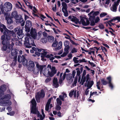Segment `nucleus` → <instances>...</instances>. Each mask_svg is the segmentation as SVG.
Listing matches in <instances>:
<instances>
[{
  "mask_svg": "<svg viewBox=\"0 0 120 120\" xmlns=\"http://www.w3.org/2000/svg\"><path fill=\"white\" fill-rule=\"evenodd\" d=\"M27 36L25 38L24 44L26 47L30 48L32 46H36L33 39L38 40L41 36L40 32H38L37 34V30L35 29L32 28L30 30V33H27L26 34Z\"/></svg>",
  "mask_w": 120,
  "mask_h": 120,
  "instance_id": "obj_1",
  "label": "nucleus"
},
{
  "mask_svg": "<svg viewBox=\"0 0 120 120\" xmlns=\"http://www.w3.org/2000/svg\"><path fill=\"white\" fill-rule=\"evenodd\" d=\"M1 89H0V106H6L10 105L11 102L9 100L11 98V96L9 94L4 95V90L6 89L5 86H1Z\"/></svg>",
  "mask_w": 120,
  "mask_h": 120,
  "instance_id": "obj_2",
  "label": "nucleus"
},
{
  "mask_svg": "<svg viewBox=\"0 0 120 120\" xmlns=\"http://www.w3.org/2000/svg\"><path fill=\"white\" fill-rule=\"evenodd\" d=\"M31 102L32 105L31 113L37 114V116L39 117L41 120H42L43 119L45 116V115L43 109H42L41 110V113L43 116H42L41 114H40L39 112L36 109V103L34 98L31 101Z\"/></svg>",
  "mask_w": 120,
  "mask_h": 120,
  "instance_id": "obj_3",
  "label": "nucleus"
},
{
  "mask_svg": "<svg viewBox=\"0 0 120 120\" xmlns=\"http://www.w3.org/2000/svg\"><path fill=\"white\" fill-rule=\"evenodd\" d=\"M42 73L46 77H52L56 73L55 68L54 67H51V65L49 64L47 67L42 71Z\"/></svg>",
  "mask_w": 120,
  "mask_h": 120,
  "instance_id": "obj_4",
  "label": "nucleus"
},
{
  "mask_svg": "<svg viewBox=\"0 0 120 120\" xmlns=\"http://www.w3.org/2000/svg\"><path fill=\"white\" fill-rule=\"evenodd\" d=\"M12 8V5L9 2H5L3 7H0L2 12L4 13L11 11Z\"/></svg>",
  "mask_w": 120,
  "mask_h": 120,
  "instance_id": "obj_5",
  "label": "nucleus"
},
{
  "mask_svg": "<svg viewBox=\"0 0 120 120\" xmlns=\"http://www.w3.org/2000/svg\"><path fill=\"white\" fill-rule=\"evenodd\" d=\"M18 52V50L16 49H12L11 50V55L12 56H14V57H13L14 60L11 64V65L13 66H15L16 64L17 57V55Z\"/></svg>",
  "mask_w": 120,
  "mask_h": 120,
  "instance_id": "obj_6",
  "label": "nucleus"
},
{
  "mask_svg": "<svg viewBox=\"0 0 120 120\" xmlns=\"http://www.w3.org/2000/svg\"><path fill=\"white\" fill-rule=\"evenodd\" d=\"M80 20L79 23L82 24L84 26H87L90 24V22L88 19L86 18V16L84 15H82L80 16Z\"/></svg>",
  "mask_w": 120,
  "mask_h": 120,
  "instance_id": "obj_7",
  "label": "nucleus"
},
{
  "mask_svg": "<svg viewBox=\"0 0 120 120\" xmlns=\"http://www.w3.org/2000/svg\"><path fill=\"white\" fill-rule=\"evenodd\" d=\"M61 4L62 7V11L64 13V16L67 17L68 16V13L67 11L68 7L67 4L65 2H63Z\"/></svg>",
  "mask_w": 120,
  "mask_h": 120,
  "instance_id": "obj_8",
  "label": "nucleus"
},
{
  "mask_svg": "<svg viewBox=\"0 0 120 120\" xmlns=\"http://www.w3.org/2000/svg\"><path fill=\"white\" fill-rule=\"evenodd\" d=\"M69 95L70 97H72L73 95L75 98H77L79 96V91L77 92L76 90L72 89L69 92Z\"/></svg>",
  "mask_w": 120,
  "mask_h": 120,
  "instance_id": "obj_9",
  "label": "nucleus"
},
{
  "mask_svg": "<svg viewBox=\"0 0 120 120\" xmlns=\"http://www.w3.org/2000/svg\"><path fill=\"white\" fill-rule=\"evenodd\" d=\"M45 96V94L43 90H41L40 93L39 92L37 93L35 96V98L37 102H38L40 101V98H43Z\"/></svg>",
  "mask_w": 120,
  "mask_h": 120,
  "instance_id": "obj_10",
  "label": "nucleus"
},
{
  "mask_svg": "<svg viewBox=\"0 0 120 120\" xmlns=\"http://www.w3.org/2000/svg\"><path fill=\"white\" fill-rule=\"evenodd\" d=\"M65 72L64 73L63 76L62 77L63 73H60V79H59V83L60 84L62 83V81L64 80L65 78L66 75V72L69 73L70 72V71L68 69H67L66 70Z\"/></svg>",
  "mask_w": 120,
  "mask_h": 120,
  "instance_id": "obj_11",
  "label": "nucleus"
},
{
  "mask_svg": "<svg viewBox=\"0 0 120 120\" xmlns=\"http://www.w3.org/2000/svg\"><path fill=\"white\" fill-rule=\"evenodd\" d=\"M93 12V11H92L88 14V15L89 16V19H94L95 16L98 15L99 13V11H98L94 13Z\"/></svg>",
  "mask_w": 120,
  "mask_h": 120,
  "instance_id": "obj_12",
  "label": "nucleus"
},
{
  "mask_svg": "<svg viewBox=\"0 0 120 120\" xmlns=\"http://www.w3.org/2000/svg\"><path fill=\"white\" fill-rule=\"evenodd\" d=\"M120 0H117V1L114 3V4L112 5V7L111 8V10L113 11L116 12L117 9V6L119 4Z\"/></svg>",
  "mask_w": 120,
  "mask_h": 120,
  "instance_id": "obj_13",
  "label": "nucleus"
},
{
  "mask_svg": "<svg viewBox=\"0 0 120 120\" xmlns=\"http://www.w3.org/2000/svg\"><path fill=\"white\" fill-rule=\"evenodd\" d=\"M35 66L34 62L32 61H30L28 62V66L27 67V68L28 70L31 71L33 70Z\"/></svg>",
  "mask_w": 120,
  "mask_h": 120,
  "instance_id": "obj_14",
  "label": "nucleus"
},
{
  "mask_svg": "<svg viewBox=\"0 0 120 120\" xmlns=\"http://www.w3.org/2000/svg\"><path fill=\"white\" fill-rule=\"evenodd\" d=\"M35 64L37 69L39 71H41H41L45 67V66L43 65H40L37 62H35Z\"/></svg>",
  "mask_w": 120,
  "mask_h": 120,
  "instance_id": "obj_15",
  "label": "nucleus"
},
{
  "mask_svg": "<svg viewBox=\"0 0 120 120\" xmlns=\"http://www.w3.org/2000/svg\"><path fill=\"white\" fill-rule=\"evenodd\" d=\"M106 79L108 81V83L109 84V87L111 89H112L113 88L114 86L111 82L112 79L111 77L110 76H109Z\"/></svg>",
  "mask_w": 120,
  "mask_h": 120,
  "instance_id": "obj_16",
  "label": "nucleus"
},
{
  "mask_svg": "<svg viewBox=\"0 0 120 120\" xmlns=\"http://www.w3.org/2000/svg\"><path fill=\"white\" fill-rule=\"evenodd\" d=\"M52 97H51L48 100V101L46 104L45 107V110L46 111H48L49 110V105L50 103V102L52 99Z\"/></svg>",
  "mask_w": 120,
  "mask_h": 120,
  "instance_id": "obj_17",
  "label": "nucleus"
},
{
  "mask_svg": "<svg viewBox=\"0 0 120 120\" xmlns=\"http://www.w3.org/2000/svg\"><path fill=\"white\" fill-rule=\"evenodd\" d=\"M69 48L70 47H65L64 49V52L61 55V56L62 57H64L67 55L69 52L68 50Z\"/></svg>",
  "mask_w": 120,
  "mask_h": 120,
  "instance_id": "obj_18",
  "label": "nucleus"
},
{
  "mask_svg": "<svg viewBox=\"0 0 120 120\" xmlns=\"http://www.w3.org/2000/svg\"><path fill=\"white\" fill-rule=\"evenodd\" d=\"M3 45H4L2 47V49L4 51H6L7 49L8 51V52L9 53L10 52L11 49V48H9V47H8V45H9L8 44L7 45V44H5Z\"/></svg>",
  "mask_w": 120,
  "mask_h": 120,
  "instance_id": "obj_19",
  "label": "nucleus"
},
{
  "mask_svg": "<svg viewBox=\"0 0 120 120\" xmlns=\"http://www.w3.org/2000/svg\"><path fill=\"white\" fill-rule=\"evenodd\" d=\"M53 85L55 87L57 88L58 86V83L57 82L56 78H54L53 80Z\"/></svg>",
  "mask_w": 120,
  "mask_h": 120,
  "instance_id": "obj_20",
  "label": "nucleus"
},
{
  "mask_svg": "<svg viewBox=\"0 0 120 120\" xmlns=\"http://www.w3.org/2000/svg\"><path fill=\"white\" fill-rule=\"evenodd\" d=\"M94 82L92 81H88L87 82L86 87L87 88L90 89V88L94 84Z\"/></svg>",
  "mask_w": 120,
  "mask_h": 120,
  "instance_id": "obj_21",
  "label": "nucleus"
},
{
  "mask_svg": "<svg viewBox=\"0 0 120 120\" xmlns=\"http://www.w3.org/2000/svg\"><path fill=\"white\" fill-rule=\"evenodd\" d=\"M15 32H17V34H19L22 32V29H21V27L19 26L17 27L14 29Z\"/></svg>",
  "mask_w": 120,
  "mask_h": 120,
  "instance_id": "obj_22",
  "label": "nucleus"
},
{
  "mask_svg": "<svg viewBox=\"0 0 120 120\" xmlns=\"http://www.w3.org/2000/svg\"><path fill=\"white\" fill-rule=\"evenodd\" d=\"M73 78L72 76V74L70 73L68 74L66 77L67 79V80H69L71 82L73 81Z\"/></svg>",
  "mask_w": 120,
  "mask_h": 120,
  "instance_id": "obj_23",
  "label": "nucleus"
},
{
  "mask_svg": "<svg viewBox=\"0 0 120 120\" xmlns=\"http://www.w3.org/2000/svg\"><path fill=\"white\" fill-rule=\"evenodd\" d=\"M46 57L49 58V60L51 61L52 62H53V60L55 58L54 56L52 54L47 55L46 56Z\"/></svg>",
  "mask_w": 120,
  "mask_h": 120,
  "instance_id": "obj_24",
  "label": "nucleus"
},
{
  "mask_svg": "<svg viewBox=\"0 0 120 120\" xmlns=\"http://www.w3.org/2000/svg\"><path fill=\"white\" fill-rule=\"evenodd\" d=\"M22 56L23 57V60L22 61V64L24 66H27L28 65L27 60L23 55H22Z\"/></svg>",
  "mask_w": 120,
  "mask_h": 120,
  "instance_id": "obj_25",
  "label": "nucleus"
},
{
  "mask_svg": "<svg viewBox=\"0 0 120 120\" xmlns=\"http://www.w3.org/2000/svg\"><path fill=\"white\" fill-rule=\"evenodd\" d=\"M47 38L48 41L50 42H52L54 40V38L51 36H48Z\"/></svg>",
  "mask_w": 120,
  "mask_h": 120,
  "instance_id": "obj_26",
  "label": "nucleus"
},
{
  "mask_svg": "<svg viewBox=\"0 0 120 120\" xmlns=\"http://www.w3.org/2000/svg\"><path fill=\"white\" fill-rule=\"evenodd\" d=\"M31 25V21L29 20H27L26 21V24L25 26V28H26L27 27H30Z\"/></svg>",
  "mask_w": 120,
  "mask_h": 120,
  "instance_id": "obj_27",
  "label": "nucleus"
},
{
  "mask_svg": "<svg viewBox=\"0 0 120 120\" xmlns=\"http://www.w3.org/2000/svg\"><path fill=\"white\" fill-rule=\"evenodd\" d=\"M17 34L18 35L17 37L19 39H22L24 36V34L22 32L19 34Z\"/></svg>",
  "mask_w": 120,
  "mask_h": 120,
  "instance_id": "obj_28",
  "label": "nucleus"
},
{
  "mask_svg": "<svg viewBox=\"0 0 120 120\" xmlns=\"http://www.w3.org/2000/svg\"><path fill=\"white\" fill-rule=\"evenodd\" d=\"M6 19L7 20V23L8 24H10L12 23L13 22L12 19L10 18L6 17Z\"/></svg>",
  "mask_w": 120,
  "mask_h": 120,
  "instance_id": "obj_29",
  "label": "nucleus"
},
{
  "mask_svg": "<svg viewBox=\"0 0 120 120\" xmlns=\"http://www.w3.org/2000/svg\"><path fill=\"white\" fill-rule=\"evenodd\" d=\"M40 41L43 43H46L47 42V38L45 37L42 38L41 39Z\"/></svg>",
  "mask_w": 120,
  "mask_h": 120,
  "instance_id": "obj_30",
  "label": "nucleus"
},
{
  "mask_svg": "<svg viewBox=\"0 0 120 120\" xmlns=\"http://www.w3.org/2000/svg\"><path fill=\"white\" fill-rule=\"evenodd\" d=\"M18 14L16 11H15L12 12L11 14V17L12 18H14Z\"/></svg>",
  "mask_w": 120,
  "mask_h": 120,
  "instance_id": "obj_31",
  "label": "nucleus"
},
{
  "mask_svg": "<svg viewBox=\"0 0 120 120\" xmlns=\"http://www.w3.org/2000/svg\"><path fill=\"white\" fill-rule=\"evenodd\" d=\"M62 43L61 41H60L58 44V45L57 47L56 48V49L57 50H59L62 47Z\"/></svg>",
  "mask_w": 120,
  "mask_h": 120,
  "instance_id": "obj_32",
  "label": "nucleus"
},
{
  "mask_svg": "<svg viewBox=\"0 0 120 120\" xmlns=\"http://www.w3.org/2000/svg\"><path fill=\"white\" fill-rule=\"evenodd\" d=\"M69 42L68 41L66 40L64 42V45L65 46V47H70L69 45Z\"/></svg>",
  "mask_w": 120,
  "mask_h": 120,
  "instance_id": "obj_33",
  "label": "nucleus"
},
{
  "mask_svg": "<svg viewBox=\"0 0 120 120\" xmlns=\"http://www.w3.org/2000/svg\"><path fill=\"white\" fill-rule=\"evenodd\" d=\"M22 17L21 15H18V14L14 18L15 20H16V22L17 23V22L19 21Z\"/></svg>",
  "mask_w": 120,
  "mask_h": 120,
  "instance_id": "obj_34",
  "label": "nucleus"
},
{
  "mask_svg": "<svg viewBox=\"0 0 120 120\" xmlns=\"http://www.w3.org/2000/svg\"><path fill=\"white\" fill-rule=\"evenodd\" d=\"M71 20L72 21L75 22H79V20L77 19L76 17L74 16H73Z\"/></svg>",
  "mask_w": 120,
  "mask_h": 120,
  "instance_id": "obj_35",
  "label": "nucleus"
},
{
  "mask_svg": "<svg viewBox=\"0 0 120 120\" xmlns=\"http://www.w3.org/2000/svg\"><path fill=\"white\" fill-rule=\"evenodd\" d=\"M86 76H85L84 77L82 76V79L81 80V82L82 83V85H83L84 83L86 81Z\"/></svg>",
  "mask_w": 120,
  "mask_h": 120,
  "instance_id": "obj_36",
  "label": "nucleus"
},
{
  "mask_svg": "<svg viewBox=\"0 0 120 120\" xmlns=\"http://www.w3.org/2000/svg\"><path fill=\"white\" fill-rule=\"evenodd\" d=\"M18 60L19 62L21 63L23 60V57L22 56H19L18 58Z\"/></svg>",
  "mask_w": 120,
  "mask_h": 120,
  "instance_id": "obj_37",
  "label": "nucleus"
},
{
  "mask_svg": "<svg viewBox=\"0 0 120 120\" xmlns=\"http://www.w3.org/2000/svg\"><path fill=\"white\" fill-rule=\"evenodd\" d=\"M33 72L34 74L35 75H37L38 74L39 71L38 70L34 69L33 70Z\"/></svg>",
  "mask_w": 120,
  "mask_h": 120,
  "instance_id": "obj_38",
  "label": "nucleus"
},
{
  "mask_svg": "<svg viewBox=\"0 0 120 120\" xmlns=\"http://www.w3.org/2000/svg\"><path fill=\"white\" fill-rule=\"evenodd\" d=\"M78 58L75 57H74L73 59V60L75 63H78L79 62V61L78 60Z\"/></svg>",
  "mask_w": 120,
  "mask_h": 120,
  "instance_id": "obj_39",
  "label": "nucleus"
},
{
  "mask_svg": "<svg viewBox=\"0 0 120 120\" xmlns=\"http://www.w3.org/2000/svg\"><path fill=\"white\" fill-rule=\"evenodd\" d=\"M81 74V72L80 70L77 71V74L76 75L75 77V78H76L77 77V76L79 77V79L80 80V79H81V75H80Z\"/></svg>",
  "mask_w": 120,
  "mask_h": 120,
  "instance_id": "obj_40",
  "label": "nucleus"
},
{
  "mask_svg": "<svg viewBox=\"0 0 120 120\" xmlns=\"http://www.w3.org/2000/svg\"><path fill=\"white\" fill-rule=\"evenodd\" d=\"M107 14V13H106L102 12L100 14V16L101 18H102L106 15Z\"/></svg>",
  "mask_w": 120,
  "mask_h": 120,
  "instance_id": "obj_41",
  "label": "nucleus"
},
{
  "mask_svg": "<svg viewBox=\"0 0 120 120\" xmlns=\"http://www.w3.org/2000/svg\"><path fill=\"white\" fill-rule=\"evenodd\" d=\"M56 102L58 105H61L62 104V102L60 100L59 98H57L56 100Z\"/></svg>",
  "mask_w": 120,
  "mask_h": 120,
  "instance_id": "obj_42",
  "label": "nucleus"
},
{
  "mask_svg": "<svg viewBox=\"0 0 120 120\" xmlns=\"http://www.w3.org/2000/svg\"><path fill=\"white\" fill-rule=\"evenodd\" d=\"M101 49L102 51L106 55L105 52L107 51V50L103 46L101 47Z\"/></svg>",
  "mask_w": 120,
  "mask_h": 120,
  "instance_id": "obj_43",
  "label": "nucleus"
},
{
  "mask_svg": "<svg viewBox=\"0 0 120 120\" xmlns=\"http://www.w3.org/2000/svg\"><path fill=\"white\" fill-rule=\"evenodd\" d=\"M57 42L56 41H55L52 44V46L53 47H56L57 46Z\"/></svg>",
  "mask_w": 120,
  "mask_h": 120,
  "instance_id": "obj_44",
  "label": "nucleus"
},
{
  "mask_svg": "<svg viewBox=\"0 0 120 120\" xmlns=\"http://www.w3.org/2000/svg\"><path fill=\"white\" fill-rule=\"evenodd\" d=\"M101 82L102 84L104 85H106L108 83L104 79H102L101 80Z\"/></svg>",
  "mask_w": 120,
  "mask_h": 120,
  "instance_id": "obj_45",
  "label": "nucleus"
},
{
  "mask_svg": "<svg viewBox=\"0 0 120 120\" xmlns=\"http://www.w3.org/2000/svg\"><path fill=\"white\" fill-rule=\"evenodd\" d=\"M89 19L90 20V22H91L90 25L92 26H93L94 25H95V22H94V19Z\"/></svg>",
  "mask_w": 120,
  "mask_h": 120,
  "instance_id": "obj_46",
  "label": "nucleus"
},
{
  "mask_svg": "<svg viewBox=\"0 0 120 120\" xmlns=\"http://www.w3.org/2000/svg\"><path fill=\"white\" fill-rule=\"evenodd\" d=\"M71 52L72 53L76 52H77V49L75 48H73L71 50Z\"/></svg>",
  "mask_w": 120,
  "mask_h": 120,
  "instance_id": "obj_47",
  "label": "nucleus"
},
{
  "mask_svg": "<svg viewBox=\"0 0 120 120\" xmlns=\"http://www.w3.org/2000/svg\"><path fill=\"white\" fill-rule=\"evenodd\" d=\"M42 54L44 56L46 55L47 54V53H48V52H47L46 50H44L43 49H42Z\"/></svg>",
  "mask_w": 120,
  "mask_h": 120,
  "instance_id": "obj_48",
  "label": "nucleus"
},
{
  "mask_svg": "<svg viewBox=\"0 0 120 120\" xmlns=\"http://www.w3.org/2000/svg\"><path fill=\"white\" fill-rule=\"evenodd\" d=\"M77 79L76 78H75L74 82L72 84V85L73 86H76V83L77 82Z\"/></svg>",
  "mask_w": 120,
  "mask_h": 120,
  "instance_id": "obj_49",
  "label": "nucleus"
},
{
  "mask_svg": "<svg viewBox=\"0 0 120 120\" xmlns=\"http://www.w3.org/2000/svg\"><path fill=\"white\" fill-rule=\"evenodd\" d=\"M100 84V83L99 81L97 82L96 86L97 87V88L99 90L100 89L99 86Z\"/></svg>",
  "mask_w": 120,
  "mask_h": 120,
  "instance_id": "obj_50",
  "label": "nucleus"
},
{
  "mask_svg": "<svg viewBox=\"0 0 120 120\" xmlns=\"http://www.w3.org/2000/svg\"><path fill=\"white\" fill-rule=\"evenodd\" d=\"M51 78L50 77H48L45 80V82L46 83H47L50 82L51 80Z\"/></svg>",
  "mask_w": 120,
  "mask_h": 120,
  "instance_id": "obj_51",
  "label": "nucleus"
},
{
  "mask_svg": "<svg viewBox=\"0 0 120 120\" xmlns=\"http://www.w3.org/2000/svg\"><path fill=\"white\" fill-rule=\"evenodd\" d=\"M88 62L93 67H94L96 66V65L94 64L93 62H91L90 61H88Z\"/></svg>",
  "mask_w": 120,
  "mask_h": 120,
  "instance_id": "obj_52",
  "label": "nucleus"
},
{
  "mask_svg": "<svg viewBox=\"0 0 120 120\" xmlns=\"http://www.w3.org/2000/svg\"><path fill=\"white\" fill-rule=\"evenodd\" d=\"M15 112L14 111H12L9 113H7V114L8 115H9L11 116H13Z\"/></svg>",
  "mask_w": 120,
  "mask_h": 120,
  "instance_id": "obj_53",
  "label": "nucleus"
},
{
  "mask_svg": "<svg viewBox=\"0 0 120 120\" xmlns=\"http://www.w3.org/2000/svg\"><path fill=\"white\" fill-rule=\"evenodd\" d=\"M16 45H17L21 46L22 45V43L20 41H18L16 43Z\"/></svg>",
  "mask_w": 120,
  "mask_h": 120,
  "instance_id": "obj_54",
  "label": "nucleus"
},
{
  "mask_svg": "<svg viewBox=\"0 0 120 120\" xmlns=\"http://www.w3.org/2000/svg\"><path fill=\"white\" fill-rule=\"evenodd\" d=\"M88 52L89 54L91 55L92 53L93 55H94L95 51H94L90 50Z\"/></svg>",
  "mask_w": 120,
  "mask_h": 120,
  "instance_id": "obj_55",
  "label": "nucleus"
},
{
  "mask_svg": "<svg viewBox=\"0 0 120 120\" xmlns=\"http://www.w3.org/2000/svg\"><path fill=\"white\" fill-rule=\"evenodd\" d=\"M90 75L89 74H88L86 75V81L87 82L90 79V78L89 77Z\"/></svg>",
  "mask_w": 120,
  "mask_h": 120,
  "instance_id": "obj_56",
  "label": "nucleus"
},
{
  "mask_svg": "<svg viewBox=\"0 0 120 120\" xmlns=\"http://www.w3.org/2000/svg\"><path fill=\"white\" fill-rule=\"evenodd\" d=\"M61 108V107L59 105H56V110H60Z\"/></svg>",
  "mask_w": 120,
  "mask_h": 120,
  "instance_id": "obj_57",
  "label": "nucleus"
},
{
  "mask_svg": "<svg viewBox=\"0 0 120 120\" xmlns=\"http://www.w3.org/2000/svg\"><path fill=\"white\" fill-rule=\"evenodd\" d=\"M72 76L73 77V78H74L75 76V75L76 71L75 70H73L72 71Z\"/></svg>",
  "mask_w": 120,
  "mask_h": 120,
  "instance_id": "obj_58",
  "label": "nucleus"
},
{
  "mask_svg": "<svg viewBox=\"0 0 120 120\" xmlns=\"http://www.w3.org/2000/svg\"><path fill=\"white\" fill-rule=\"evenodd\" d=\"M89 89V88H87L85 91V94L86 95H87L89 93V90H88Z\"/></svg>",
  "mask_w": 120,
  "mask_h": 120,
  "instance_id": "obj_59",
  "label": "nucleus"
},
{
  "mask_svg": "<svg viewBox=\"0 0 120 120\" xmlns=\"http://www.w3.org/2000/svg\"><path fill=\"white\" fill-rule=\"evenodd\" d=\"M99 27L101 29H102L104 28V26L103 25L101 24L99 25Z\"/></svg>",
  "mask_w": 120,
  "mask_h": 120,
  "instance_id": "obj_60",
  "label": "nucleus"
},
{
  "mask_svg": "<svg viewBox=\"0 0 120 120\" xmlns=\"http://www.w3.org/2000/svg\"><path fill=\"white\" fill-rule=\"evenodd\" d=\"M100 20L99 18L98 17H97L95 20V23H97Z\"/></svg>",
  "mask_w": 120,
  "mask_h": 120,
  "instance_id": "obj_61",
  "label": "nucleus"
},
{
  "mask_svg": "<svg viewBox=\"0 0 120 120\" xmlns=\"http://www.w3.org/2000/svg\"><path fill=\"white\" fill-rule=\"evenodd\" d=\"M90 93V98H91V96H92L94 94H97V92H95L92 93V92L91 91Z\"/></svg>",
  "mask_w": 120,
  "mask_h": 120,
  "instance_id": "obj_62",
  "label": "nucleus"
},
{
  "mask_svg": "<svg viewBox=\"0 0 120 120\" xmlns=\"http://www.w3.org/2000/svg\"><path fill=\"white\" fill-rule=\"evenodd\" d=\"M114 19H115V20H117L118 22L120 21V17H114Z\"/></svg>",
  "mask_w": 120,
  "mask_h": 120,
  "instance_id": "obj_63",
  "label": "nucleus"
},
{
  "mask_svg": "<svg viewBox=\"0 0 120 120\" xmlns=\"http://www.w3.org/2000/svg\"><path fill=\"white\" fill-rule=\"evenodd\" d=\"M72 1V3L74 4H75L78 2V0H71Z\"/></svg>",
  "mask_w": 120,
  "mask_h": 120,
  "instance_id": "obj_64",
  "label": "nucleus"
}]
</instances>
